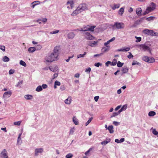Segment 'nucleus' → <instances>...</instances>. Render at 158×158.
<instances>
[{"label":"nucleus","instance_id":"nucleus-1","mask_svg":"<svg viewBox=\"0 0 158 158\" xmlns=\"http://www.w3.org/2000/svg\"><path fill=\"white\" fill-rule=\"evenodd\" d=\"M60 47L59 46L55 47L53 50V52L50 54H48L45 58V60L48 62L51 63L53 61L57 60L60 54Z\"/></svg>","mask_w":158,"mask_h":158},{"label":"nucleus","instance_id":"nucleus-2","mask_svg":"<svg viewBox=\"0 0 158 158\" xmlns=\"http://www.w3.org/2000/svg\"><path fill=\"white\" fill-rule=\"evenodd\" d=\"M88 9L86 3H81L79 5L76 9L73 11L71 14V15L72 16H73L74 15V14L77 15L84 11L87 10Z\"/></svg>","mask_w":158,"mask_h":158},{"label":"nucleus","instance_id":"nucleus-3","mask_svg":"<svg viewBox=\"0 0 158 158\" xmlns=\"http://www.w3.org/2000/svg\"><path fill=\"white\" fill-rule=\"evenodd\" d=\"M113 29H120L123 28L124 24L123 23L115 22L114 25H111Z\"/></svg>","mask_w":158,"mask_h":158},{"label":"nucleus","instance_id":"nucleus-4","mask_svg":"<svg viewBox=\"0 0 158 158\" xmlns=\"http://www.w3.org/2000/svg\"><path fill=\"white\" fill-rule=\"evenodd\" d=\"M143 32L146 35L152 36L156 35V33L153 30L145 29L143 31Z\"/></svg>","mask_w":158,"mask_h":158},{"label":"nucleus","instance_id":"nucleus-5","mask_svg":"<svg viewBox=\"0 0 158 158\" xmlns=\"http://www.w3.org/2000/svg\"><path fill=\"white\" fill-rule=\"evenodd\" d=\"M145 17L136 20L134 22V24L130 27V28H133L136 27L137 25H139L142 22V21L143 20Z\"/></svg>","mask_w":158,"mask_h":158},{"label":"nucleus","instance_id":"nucleus-6","mask_svg":"<svg viewBox=\"0 0 158 158\" xmlns=\"http://www.w3.org/2000/svg\"><path fill=\"white\" fill-rule=\"evenodd\" d=\"M140 47L142 48L143 50L144 51H148L149 52V53L151 54V52L150 50V48L145 44H142L140 45Z\"/></svg>","mask_w":158,"mask_h":158},{"label":"nucleus","instance_id":"nucleus-7","mask_svg":"<svg viewBox=\"0 0 158 158\" xmlns=\"http://www.w3.org/2000/svg\"><path fill=\"white\" fill-rule=\"evenodd\" d=\"M0 157L2 158H8L7 152L5 149H3L0 154Z\"/></svg>","mask_w":158,"mask_h":158},{"label":"nucleus","instance_id":"nucleus-8","mask_svg":"<svg viewBox=\"0 0 158 158\" xmlns=\"http://www.w3.org/2000/svg\"><path fill=\"white\" fill-rule=\"evenodd\" d=\"M85 37L87 39L89 40H92L94 38L90 33L88 32H86L85 33Z\"/></svg>","mask_w":158,"mask_h":158},{"label":"nucleus","instance_id":"nucleus-9","mask_svg":"<svg viewBox=\"0 0 158 158\" xmlns=\"http://www.w3.org/2000/svg\"><path fill=\"white\" fill-rule=\"evenodd\" d=\"M43 148H36L35 151V156L38 155L39 153H41L43 152Z\"/></svg>","mask_w":158,"mask_h":158},{"label":"nucleus","instance_id":"nucleus-10","mask_svg":"<svg viewBox=\"0 0 158 158\" xmlns=\"http://www.w3.org/2000/svg\"><path fill=\"white\" fill-rule=\"evenodd\" d=\"M106 47H103L102 49V52L103 53L108 51L110 50V46H105Z\"/></svg>","mask_w":158,"mask_h":158},{"label":"nucleus","instance_id":"nucleus-11","mask_svg":"<svg viewBox=\"0 0 158 158\" xmlns=\"http://www.w3.org/2000/svg\"><path fill=\"white\" fill-rule=\"evenodd\" d=\"M12 94V92L10 91L6 92L3 94V96L4 98H7L10 97Z\"/></svg>","mask_w":158,"mask_h":158},{"label":"nucleus","instance_id":"nucleus-12","mask_svg":"<svg viewBox=\"0 0 158 158\" xmlns=\"http://www.w3.org/2000/svg\"><path fill=\"white\" fill-rule=\"evenodd\" d=\"M75 36L73 32H70L68 34V38L69 39H73Z\"/></svg>","mask_w":158,"mask_h":158},{"label":"nucleus","instance_id":"nucleus-13","mask_svg":"<svg viewBox=\"0 0 158 158\" xmlns=\"http://www.w3.org/2000/svg\"><path fill=\"white\" fill-rule=\"evenodd\" d=\"M130 49V48L129 47H127L126 48H123L121 49H118L117 50V51L118 52H128Z\"/></svg>","mask_w":158,"mask_h":158},{"label":"nucleus","instance_id":"nucleus-14","mask_svg":"<svg viewBox=\"0 0 158 158\" xmlns=\"http://www.w3.org/2000/svg\"><path fill=\"white\" fill-rule=\"evenodd\" d=\"M72 101V98L71 97H69L67 99H66L64 101V102L67 104H70Z\"/></svg>","mask_w":158,"mask_h":158},{"label":"nucleus","instance_id":"nucleus-15","mask_svg":"<svg viewBox=\"0 0 158 158\" xmlns=\"http://www.w3.org/2000/svg\"><path fill=\"white\" fill-rule=\"evenodd\" d=\"M142 9L141 8H138L136 9V13L138 16L141 15Z\"/></svg>","mask_w":158,"mask_h":158},{"label":"nucleus","instance_id":"nucleus-16","mask_svg":"<svg viewBox=\"0 0 158 158\" xmlns=\"http://www.w3.org/2000/svg\"><path fill=\"white\" fill-rule=\"evenodd\" d=\"M98 42V41H94L93 42H89L88 44L91 47H94V45H97Z\"/></svg>","mask_w":158,"mask_h":158},{"label":"nucleus","instance_id":"nucleus-17","mask_svg":"<svg viewBox=\"0 0 158 158\" xmlns=\"http://www.w3.org/2000/svg\"><path fill=\"white\" fill-rule=\"evenodd\" d=\"M113 126L112 125L109 126L108 127V130H109V132L111 133H113L114 132L113 130Z\"/></svg>","mask_w":158,"mask_h":158},{"label":"nucleus","instance_id":"nucleus-18","mask_svg":"<svg viewBox=\"0 0 158 158\" xmlns=\"http://www.w3.org/2000/svg\"><path fill=\"white\" fill-rule=\"evenodd\" d=\"M33 98V96L30 94H27L24 96V98L27 100H31Z\"/></svg>","mask_w":158,"mask_h":158},{"label":"nucleus","instance_id":"nucleus-19","mask_svg":"<svg viewBox=\"0 0 158 158\" xmlns=\"http://www.w3.org/2000/svg\"><path fill=\"white\" fill-rule=\"evenodd\" d=\"M36 50V48L34 47H30L28 49L29 52L33 53Z\"/></svg>","mask_w":158,"mask_h":158},{"label":"nucleus","instance_id":"nucleus-20","mask_svg":"<svg viewBox=\"0 0 158 158\" xmlns=\"http://www.w3.org/2000/svg\"><path fill=\"white\" fill-rule=\"evenodd\" d=\"M128 70H129V69H128V68L123 67L121 70L123 72V73L121 74V75H123V73H125L128 72Z\"/></svg>","mask_w":158,"mask_h":158},{"label":"nucleus","instance_id":"nucleus-21","mask_svg":"<svg viewBox=\"0 0 158 158\" xmlns=\"http://www.w3.org/2000/svg\"><path fill=\"white\" fill-rule=\"evenodd\" d=\"M115 39V38L114 37H113L110 40H108L104 44V46H108L107 44H109L110 42L114 40Z\"/></svg>","mask_w":158,"mask_h":158},{"label":"nucleus","instance_id":"nucleus-22","mask_svg":"<svg viewBox=\"0 0 158 158\" xmlns=\"http://www.w3.org/2000/svg\"><path fill=\"white\" fill-rule=\"evenodd\" d=\"M73 121L74 123L76 125H78V122L77 119L74 116L73 118Z\"/></svg>","mask_w":158,"mask_h":158},{"label":"nucleus","instance_id":"nucleus-23","mask_svg":"<svg viewBox=\"0 0 158 158\" xmlns=\"http://www.w3.org/2000/svg\"><path fill=\"white\" fill-rule=\"evenodd\" d=\"M124 8L123 7H121L118 11V14L121 15H122L124 11Z\"/></svg>","mask_w":158,"mask_h":158},{"label":"nucleus","instance_id":"nucleus-24","mask_svg":"<svg viewBox=\"0 0 158 158\" xmlns=\"http://www.w3.org/2000/svg\"><path fill=\"white\" fill-rule=\"evenodd\" d=\"M146 9L149 12H150L154 10L155 9V6H154L153 7L148 6L147 8Z\"/></svg>","mask_w":158,"mask_h":158},{"label":"nucleus","instance_id":"nucleus-25","mask_svg":"<svg viewBox=\"0 0 158 158\" xmlns=\"http://www.w3.org/2000/svg\"><path fill=\"white\" fill-rule=\"evenodd\" d=\"M120 5L119 4H114L113 6L111 7L112 9L114 10L116 8H118L120 7Z\"/></svg>","mask_w":158,"mask_h":158},{"label":"nucleus","instance_id":"nucleus-26","mask_svg":"<svg viewBox=\"0 0 158 158\" xmlns=\"http://www.w3.org/2000/svg\"><path fill=\"white\" fill-rule=\"evenodd\" d=\"M2 60L4 62H8L10 60V59L6 56H5L2 59Z\"/></svg>","mask_w":158,"mask_h":158},{"label":"nucleus","instance_id":"nucleus-27","mask_svg":"<svg viewBox=\"0 0 158 158\" xmlns=\"http://www.w3.org/2000/svg\"><path fill=\"white\" fill-rule=\"evenodd\" d=\"M110 141V139H108V141H103L101 143V144L102 145H106Z\"/></svg>","mask_w":158,"mask_h":158},{"label":"nucleus","instance_id":"nucleus-28","mask_svg":"<svg viewBox=\"0 0 158 158\" xmlns=\"http://www.w3.org/2000/svg\"><path fill=\"white\" fill-rule=\"evenodd\" d=\"M43 89L41 85L38 86L36 89V91L37 92H40Z\"/></svg>","mask_w":158,"mask_h":158},{"label":"nucleus","instance_id":"nucleus-29","mask_svg":"<svg viewBox=\"0 0 158 158\" xmlns=\"http://www.w3.org/2000/svg\"><path fill=\"white\" fill-rule=\"evenodd\" d=\"M156 112L154 111H151L148 113V115L150 116H153L156 114Z\"/></svg>","mask_w":158,"mask_h":158},{"label":"nucleus","instance_id":"nucleus-30","mask_svg":"<svg viewBox=\"0 0 158 158\" xmlns=\"http://www.w3.org/2000/svg\"><path fill=\"white\" fill-rule=\"evenodd\" d=\"M149 59V57L147 56H145L143 57L142 60L147 62H148V60Z\"/></svg>","mask_w":158,"mask_h":158},{"label":"nucleus","instance_id":"nucleus-31","mask_svg":"<svg viewBox=\"0 0 158 158\" xmlns=\"http://www.w3.org/2000/svg\"><path fill=\"white\" fill-rule=\"evenodd\" d=\"M155 61V59L153 57H151V58H150V59L149 58L148 63H153Z\"/></svg>","mask_w":158,"mask_h":158},{"label":"nucleus","instance_id":"nucleus-32","mask_svg":"<svg viewBox=\"0 0 158 158\" xmlns=\"http://www.w3.org/2000/svg\"><path fill=\"white\" fill-rule=\"evenodd\" d=\"M96 27L95 26H89V31H93L94 28Z\"/></svg>","mask_w":158,"mask_h":158},{"label":"nucleus","instance_id":"nucleus-33","mask_svg":"<svg viewBox=\"0 0 158 158\" xmlns=\"http://www.w3.org/2000/svg\"><path fill=\"white\" fill-rule=\"evenodd\" d=\"M124 63L121 62L120 61H118L117 64V66L118 67H122Z\"/></svg>","mask_w":158,"mask_h":158},{"label":"nucleus","instance_id":"nucleus-34","mask_svg":"<svg viewBox=\"0 0 158 158\" xmlns=\"http://www.w3.org/2000/svg\"><path fill=\"white\" fill-rule=\"evenodd\" d=\"M114 61L111 62V65L112 66H114L116 65L117 64V60L116 59H114L113 60Z\"/></svg>","mask_w":158,"mask_h":158},{"label":"nucleus","instance_id":"nucleus-35","mask_svg":"<svg viewBox=\"0 0 158 158\" xmlns=\"http://www.w3.org/2000/svg\"><path fill=\"white\" fill-rule=\"evenodd\" d=\"M73 155L72 154L69 153L67 154L66 156L65 157L66 158H72L73 157Z\"/></svg>","mask_w":158,"mask_h":158},{"label":"nucleus","instance_id":"nucleus-36","mask_svg":"<svg viewBox=\"0 0 158 158\" xmlns=\"http://www.w3.org/2000/svg\"><path fill=\"white\" fill-rule=\"evenodd\" d=\"M19 63L20 64L24 66V67H26L27 65L25 62L22 60L20 61Z\"/></svg>","mask_w":158,"mask_h":158},{"label":"nucleus","instance_id":"nucleus-37","mask_svg":"<svg viewBox=\"0 0 158 158\" xmlns=\"http://www.w3.org/2000/svg\"><path fill=\"white\" fill-rule=\"evenodd\" d=\"M155 18V17L153 16H150V17L147 18H146V19L148 21H149L151 20H153Z\"/></svg>","mask_w":158,"mask_h":158},{"label":"nucleus","instance_id":"nucleus-38","mask_svg":"<svg viewBox=\"0 0 158 158\" xmlns=\"http://www.w3.org/2000/svg\"><path fill=\"white\" fill-rule=\"evenodd\" d=\"M93 118L92 117L90 118L87 121V122L85 123V126H87L88 125L89 123L93 119Z\"/></svg>","mask_w":158,"mask_h":158},{"label":"nucleus","instance_id":"nucleus-39","mask_svg":"<svg viewBox=\"0 0 158 158\" xmlns=\"http://www.w3.org/2000/svg\"><path fill=\"white\" fill-rule=\"evenodd\" d=\"M135 64L139 65L140 66V65H141L137 61L134 60L133 62V63L132 64V65H134Z\"/></svg>","mask_w":158,"mask_h":158},{"label":"nucleus","instance_id":"nucleus-40","mask_svg":"<svg viewBox=\"0 0 158 158\" xmlns=\"http://www.w3.org/2000/svg\"><path fill=\"white\" fill-rule=\"evenodd\" d=\"M0 49L4 52L5 51V47L4 46L0 45Z\"/></svg>","mask_w":158,"mask_h":158},{"label":"nucleus","instance_id":"nucleus-41","mask_svg":"<svg viewBox=\"0 0 158 158\" xmlns=\"http://www.w3.org/2000/svg\"><path fill=\"white\" fill-rule=\"evenodd\" d=\"M21 123V121H19L18 122H15L14 123V125H15L19 126L20 125Z\"/></svg>","mask_w":158,"mask_h":158},{"label":"nucleus","instance_id":"nucleus-42","mask_svg":"<svg viewBox=\"0 0 158 158\" xmlns=\"http://www.w3.org/2000/svg\"><path fill=\"white\" fill-rule=\"evenodd\" d=\"M135 38L137 39V40H136L135 42H140L141 40V38L140 37H137L136 36H135Z\"/></svg>","mask_w":158,"mask_h":158},{"label":"nucleus","instance_id":"nucleus-43","mask_svg":"<svg viewBox=\"0 0 158 158\" xmlns=\"http://www.w3.org/2000/svg\"><path fill=\"white\" fill-rule=\"evenodd\" d=\"M127 104H125L124 105L121 109L123 111L126 110V109L127 108Z\"/></svg>","mask_w":158,"mask_h":158},{"label":"nucleus","instance_id":"nucleus-44","mask_svg":"<svg viewBox=\"0 0 158 158\" xmlns=\"http://www.w3.org/2000/svg\"><path fill=\"white\" fill-rule=\"evenodd\" d=\"M74 127L72 128L70 130L69 134L71 135H73L74 131Z\"/></svg>","mask_w":158,"mask_h":158},{"label":"nucleus","instance_id":"nucleus-45","mask_svg":"<svg viewBox=\"0 0 158 158\" xmlns=\"http://www.w3.org/2000/svg\"><path fill=\"white\" fill-rule=\"evenodd\" d=\"M22 82H23V80H21V81H20L18 82L17 84L15 86L16 87H20V86H19L22 83Z\"/></svg>","mask_w":158,"mask_h":158},{"label":"nucleus","instance_id":"nucleus-46","mask_svg":"<svg viewBox=\"0 0 158 158\" xmlns=\"http://www.w3.org/2000/svg\"><path fill=\"white\" fill-rule=\"evenodd\" d=\"M149 13V12L146 9V10L141 15H145Z\"/></svg>","mask_w":158,"mask_h":158},{"label":"nucleus","instance_id":"nucleus-47","mask_svg":"<svg viewBox=\"0 0 158 158\" xmlns=\"http://www.w3.org/2000/svg\"><path fill=\"white\" fill-rule=\"evenodd\" d=\"M149 13V12L146 9V10L141 15H145Z\"/></svg>","mask_w":158,"mask_h":158},{"label":"nucleus","instance_id":"nucleus-48","mask_svg":"<svg viewBox=\"0 0 158 158\" xmlns=\"http://www.w3.org/2000/svg\"><path fill=\"white\" fill-rule=\"evenodd\" d=\"M36 48V50H39L42 48V46L40 45H38L37 46Z\"/></svg>","mask_w":158,"mask_h":158},{"label":"nucleus","instance_id":"nucleus-49","mask_svg":"<svg viewBox=\"0 0 158 158\" xmlns=\"http://www.w3.org/2000/svg\"><path fill=\"white\" fill-rule=\"evenodd\" d=\"M118 114L117 112H114L113 114L112 115H111L110 117V118H112L114 117H115L118 115Z\"/></svg>","mask_w":158,"mask_h":158},{"label":"nucleus","instance_id":"nucleus-50","mask_svg":"<svg viewBox=\"0 0 158 158\" xmlns=\"http://www.w3.org/2000/svg\"><path fill=\"white\" fill-rule=\"evenodd\" d=\"M59 31V30H56L55 31H53L52 32H50V34H55L58 33Z\"/></svg>","mask_w":158,"mask_h":158},{"label":"nucleus","instance_id":"nucleus-51","mask_svg":"<svg viewBox=\"0 0 158 158\" xmlns=\"http://www.w3.org/2000/svg\"><path fill=\"white\" fill-rule=\"evenodd\" d=\"M102 65V64L99 62H98L94 64V66L97 67H99L100 66H101Z\"/></svg>","mask_w":158,"mask_h":158},{"label":"nucleus","instance_id":"nucleus-52","mask_svg":"<svg viewBox=\"0 0 158 158\" xmlns=\"http://www.w3.org/2000/svg\"><path fill=\"white\" fill-rule=\"evenodd\" d=\"M85 31H89V25H87V26L84 27Z\"/></svg>","mask_w":158,"mask_h":158},{"label":"nucleus","instance_id":"nucleus-53","mask_svg":"<svg viewBox=\"0 0 158 158\" xmlns=\"http://www.w3.org/2000/svg\"><path fill=\"white\" fill-rule=\"evenodd\" d=\"M152 133L155 135H158V132L156 131L155 129H153L152 131Z\"/></svg>","mask_w":158,"mask_h":158},{"label":"nucleus","instance_id":"nucleus-54","mask_svg":"<svg viewBox=\"0 0 158 158\" xmlns=\"http://www.w3.org/2000/svg\"><path fill=\"white\" fill-rule=\"evenodd\" d=\"M54 84L55 85L60 86V83L57 81H56L55 82Z\"/></svg>","mask_w":158,"mask_h":158},{"label":"nucleus","instance_id":"nucleus-55","mask_svg":"<svg viewBox=\"0 0 158 158\" xmlns=\"http://www.w3.org/2000/svg\"><path fill=\"white\" fill-rule=\"evenodd\" d=\"M129 55L127 56V57L129 59L132 58L133 56L132 55L131 52H129Z\"/></svg>","mask_w":158,"mask_h":158},{"label":"nucleus","instance_id":"nucleus-56","mask_svg":"<svg viewBox=\"0 0 158 158\" xmlns=\"http://www.w3.org/2000/svg\"><path fill=\"white\" fill-rule=\"evenodd\" d=\"M65 87L64 85H61L60 88V89L62 91L65 90Z\"/></svg>","mask_w":158,"mask_h":158},{"label":"nucleus","instance_id":"nucleus-57","mask_svg":"<svg viewBox=\"0 0 158 158\" xmlns=\"http://www.w3.org/2000/svg\"><path fill=\"white\" fill-rule=\"evenodd\" d=\"M92 150V148H90L85 153V154L86 155H87L88 154L89 152Z\"/></svg>","mask_w":158,"mask_h":158},{"label":"nucleus","instance_id":"nucleus-58","mask_svg":"<svg viewBox=\"0 0 158 158\" xmlns=\"http://www.w3.org/2000/svg\"><path fill=\"white\" fill-rule=\"evenodd\" d=\"M154 6H155V9L156 8V4L154 2H152L151 3L149 6H151V7H153Z\"/></svg>","mask_w":158,"mask_h":158},{"label":"nucleus","instance_id":"nucleus-59","mask_svg":"<svg viewBox=\"0 0 158 158\" xmlns=\"http://www.w3.org/2000/svg\"><path fill=\"white\" fill-rule=\"evenodd\" d=\"M41 86L42 87V88H43V89H45L47 87L48 85L46 84H43Z\"/></svg>","mask_w":158,"mask_h":158},{"label":"nucleus","instance_id":"nucleus-60","mask_svg":"<svg viewBox=\"0 0 158 158\" xmlns=\"http://www.w3.org/2000/svg\"><path fill=\"white\" fill-rule=\"evenodd\" d=\"M91 71V68L90 67H89L87 69H86L85 70V72H89H89Z\"/></svg>","mask_w":158,"mask_h":158},{"label":"nucleus","instance_id":"nucleus-61","mask_svg":"<svg viewBox=\"0 0 158 158\" xmlns=\"http://www.w3.org/2000/svg\"><path fill=\"white\" fill-rule=\"evenodd\" d=\"M84 56L83 54H79V55H78L77 56V59H78L79 58H81V57H84Z\"/></svg>","mask_w":158,"mask_h":158},{"label":"nucleus","instance_id":"nucleus-62","mask_svg":"<svg viewBox=\"0 0 158 158\" xmlns=\"http://www.w3.org/2000/svg\"><path fill=\"white\" fill-rule=\"evenodd\" d=\"M113 124L115 126H117L119 124V123L118 122L114 121L113 122Z\"/></svg>","mask_w":158,"mask_h":158},{"label":"nucleus","instance_id":"nucleus-63","mask_svg":"<svg viewBox=\"0 0 158 158\" xmlns=\"http://www.w3.org/2000/svg\"><path fill=\"white\" fill-rule=\"evenodd\" d=\"M14 71L12 69H10L9 72V74H13L14 73Z\"/></svg>","mask_w":158,"mask_h":158},{"label":"nucleus","instance_id":"nucleus-64","mask_svg":"<svg viewBox=\"0 0 158 158\" xmlns=\"http://www.w3.org/2000/svg\"><path fill=\"white\" fill-rule=\"evenodd\" d=\"M99 98V96H95L94 97V100L96 101V102H97L98 99Z\"/></svg>","mask_w":158,"mask_h":158}]
</instances>
